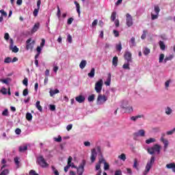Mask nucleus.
<instances>
[{
  "label": "nucleus",
  "mask_w": 175,
  "mask_h": 175,
  "mask_svg": "<svg viewBox=\"0 0 175 175\" xmlns=\"http://www.w3.org/2000/svg\"><path fill=\"white\" fill-rule=\"evenodd\" d=\"M155 162V156H152L150 159L148 161L145 170L143 173V175H147L150 172V170H151V167H152V165H154Z\"/></svg>",
  "instance_id": "f257e3e1"
},
{
  "label": "nucleus",
  "mask_w": 175,
  "mask_h": 175,
  "mask_svg": "<svg viewBox=\"0 0 175 175\" xmlns=\"http://www.w3.org/2000/svg\"><path fill=\"white\" fill-rule=\"evenodd\" d=\"M36 163L38 164L40 167H49V163L47 161H46V159H44V157L42 155H40L37 157Z\"/></svg>",
  "instance_id": "f03ea898"
},
{
  "label": "nucleus",
  "mask_w": 175,
  "mask_h": 175,
  "mask_svg": "<svg viewBox=\"0 0 175 175\" xmlns=\"http://www.w3.org/2000/svg\"><path fill=\"white\" fill-rule=\"evenodd\" d=\"M147 151L150 155H154V152H157V154H161V146L155 144L154 146L148 148Z\"/></svg>",
  "instance_id": "7ed1b4c3"
},
{
  "label": "nucleus",
  "mask_w": 175,
  "mask_h": 175,
  "mask_svg": "<svg viewBox=\"0 0 175 175\" xmlns=\"http://www.w3.org/2000/svg\"><path fill=\"white\" fill-rule=\"evenodd\" d=\"M121 107L125 110L126 113H132V111H133V108L132 106L129 105V102L126 100L123 101Z\"/></svg>",
  "instance_id": "20e7f679"
},
{
  "label": "nucleus",
  "mask_w": 175,
  "mask_h": 175,
  "mask_svg": "<svg viewBox=\"0 0 175 175\" xmlns=\"http://www.w3.org/2000/svg\"><path fill=\"white\" fill-rule=\"evenodd\" d=\"M107 101V96L105 95L98 94L97 98V105H105Z\"/></svg>",
  "instance_id": "39448f33"
},
{
  "label": "nucleus",
  "mask_w": 175,
  "mask_h": 175,
  "mask_svg": "<svg viewBox=\"0 0 175 175\" xmlns=\"http://www.w3.org/2000/svg\"><path fill=\"white\" fill-rule=\"evenodd\" d=\"M85 166V160H83L80 165L77 167V173L78 175H83L84 173V167Z\"/></svg>",
  "instance_id": "423d86ee"
},
{
  "label": "nucleus",
  "mask_w": 175,
  "mask_h": 175,
  "mask_svg": "<svg viewBox=\"0 0 175 175\" xmlns=\"http://www.w3.org/2000/svg\"><path fill=\"white\" fill-rule=\"evenodd\" d=\"M103 85V80L100 79L95 84L94 90L97 94H100L102 92V87Z\"/></svg>",
  "instance_id": "0eeeda50"
},
{
  "label": "nucleus",
  "mask_w": 175,
  "mask_h": 175,
  "mask_svg": "<svg viewBox=\"0 0 175 175\" xmlns=\"http://www.w3.org/2000/svg\"><path fill=\"white\" fill-rule=\"evenodd\" d=\"M146 136V131L143 129H140L138 131L133 133L134 140H137V137H144Z\"/></svg>",
  "instance_id": "6e6552de"
},
{
  "label": "nucleus",
  "mask_w": 175,
  "mask_h": 175,
  "mask_svg": "<svg viewBox=\"0 0 175 175\" xmlns=\"http://www.w3.org/2000/svg\"><path fill=\"white\" fill-rule=\"evenodd\" d=\"M33 46H35V40L32 41V38H29L26 41V50H33Z\"/></svg>",
  "instance_id": "1a4fd4ad"
},
{
  "label": "nucleus",
  "mask_w": 175,
  "mask_h": 175,
  "mask_svg": "<svg viewBox=\"0 0 175 175\" xmlns=\"http://www.w3.org/2000/svg\"><path fill=\"white\" fill-rule=\"evenodd\" d=\"M126 17L127 27H132V25H133V18H132V16L130 14H126Z\"/></svg>",
  "instance_id": "9d476101"
},
{
  "label": "nucleus",
  "mask_w": 175,
  "mask_h": 175,
  "mask_svg": "<svg viewBox=\"0 0 175 175\" xmlns=\"http://www.w3.org/2000/svg\"><path fill=\"white\" fill-rule=\"evenodd\" d=\"M13 39L10 38V49L12 51V53H18V49L17 46H14Z\"/></svg>",
  "instance_id": "9b49d317"
},
{
  "label": "nucleus",
  "mask_w": 175,
  "mask_h": 175,
  "mask_svg": "<svg viewBox=\"0 0 175 175\" xmlns=\"http://www.w3.org/2000/svg\"><path fill=\"white\" fill-rule=\"evenodd\" d=\"M124 59H126V62L132 63V53L129 51H126L124 53Z\"/></svg>",
  "instance_id": "f8f14e48"
},
{
  "label": "nucleus",
  "mask_w": 175,
  "mask_h": 175,
  "mask_svg": "<svg viewBox=\"0 0 175 175\" xmlns=\"http://www.w3.org/2000/svg\"><path fill=\"white\" fill-rule=\"evenodd\" d=\"M96 157H98V152H96V149L94 148L92 150L91 153V162L94 163L95 162V159H96Z\"/></svg>",
  "instance_id": "ddd939ff"
},
{
  "label": "nucleus",
  "mask_w": 175,
  "mask_h": 175,
  "mask_svg": "<svg viewBox=\"0 0 175 175\" xmlns=\"http://www.w3.org/2000/svg\"><path fill=\"white\" fill-rule=\"evenodd\" d=\"M72 161H73V158L72 157H69L68 159L67 165L64 167V172L66 173L69 170V168L70 167V163H72Z\"/></svg>",
  "instance_id": "4468645a"
},
{
  "label": "nucleus",
  "mask_w": 175,
  "mask_h": 175,
  "mask_svg": "<svg viewBox=\"0 0 175 175\" xmlns=\"http://www.w3.org/2000/svg\"><path fill=\"white\" fill-rule=\"evenodd\" d=\"M75 100H77V102H78V103H83V102H84V100H85V97H84V96H78L75 98Z\"/></svg>",
  "instance_id": "2eb2a0df"
},
{
  "label": "nucleus",
  "mask_w": 175,
  "mask_h": 175,
  "mask_svg": "<svg viewBox=\"0 0 175 175\" xmlns=\"http://www.w3.org/2000/svg\"><path fill=\"white\" fill-rule=\"evenodd\" d=\"M40 27V23H36L34 25V26L33 27V28L31 29V33H35V32H37L38 29H39Z\"/></svg>",
  "instance_id": "dca6fc26"
},
{
  "label": "nucleus",
  "mask_w": 175,
  "mask_h": 175,
  "mask_svg": "<svg viewBox=\"0 0 175 175\" xmlns=\"http://www.w3.org/2000/svg\"><path fill=\"white\" fill-rule=\"evenodd\" d=\"M112 65L114 66V68H117L118 66V57L117 56L113 57Z\"/></svg>",
  "instance_id": "f3484780"
},
{
  "label": "nucleus",
  "mask_w": 175,
  "mask_h": 175,
  "mask_svg": "<svg viewBox=\"0 0 175 175\" xmlns=\"http://www.w3.org/2000/svg\"><path fill=\"white\" fill-rule=\"evenodd\" d=\"M144 118V116L138 115V116H132L131 118V121H133L135 122V121H137V120H139V118Z\"/></svg>",
  "instance_id": "a211bd4d"
},
{
  "label": "nucleus",
  "mask_w": 175,
  "mask_h": 175,
  "mask_svg": "<svg viewBox=\"0 0 175 175\" xmlns=\"http://www.w3.org/2000/svg\"><path fill=\"white\" fill-rule=\"evenodd\" d=\"M88 76L90 77V79L95 77V68H92L90 72L88 74Z\"/></svg>",
  "instance_id": "6ab92c4d"
},
{
  "label": "nucleus",
  "mask_w": 175,
  "mask_h": 175,
  "mask_svg": "<svg viewBox=\"0 0 175 175\" xmlns=\"http://www.w3.org/2000/svg\"><path fill=\"white\" fill-rule=\"evenodd\" d=\"M167 169H172L173 172L175 170V163H171L169 164L166 165Z\"/></svg>",
  "instance_id": "aec40b11"
},
{
  "label": "nucleus",
  "mask_w": 175,
  "mask_h": 175,
  "mask_svg": "<svg viewBox=\"0 0 175 175\" xmlns=\"http://www.w3.org/2000/svg\"><path fill=\"white\" fill-rule=\"evenodd\" d=\"M14 161L17 169H18V167H20V158L16 157L14 159Z\"/></svg>",
  "instance_id": "412c9836"
},
{
  "label": "nucleus",
  "mask_w": 175,
  "mask_h": 175,
  "mask_svg": "<svg viewBox=\"0 0 175 175\" xmlns=\"http://www.w3.org/2000/svg\"><path fill=\"white\" fill-rule=\"evenodd\" d=\"M173 58H174V56L173 55H170L168 56H166L165 58L164 59V64H166L167 61H172Z\"/></svg>",
  "instance_id": "4be33fe9"
},
{
  "label": "nucleus",
  "mask_w": 175,
  "mask_h": 175,
  "mask_svg": "<svg viewBox=\"0 0 175 175\" xmlns=\"http://www.w3.org/2000/svg\"><path fill=\"white\" fill-rule=\"evenodd\" d=\"M161 50L165 51L166 50V45L165 44V42L163 41H159V42Z\"/></svg>",
  "instance_id": "5701e85b"
},
{
  "label": "nucleus",
  "mask_w": 175,
  "mask_h": 175,
  "mask_svg": "<svg viewBox=\"0 0 175 175\" xmlns=\"http://www.w3.org/2000/svg\"><path fill=\"white\" fill-rule=\"evenodd\" d=\"M172 113H173V109H172V108H170V107H167L165 108V114H167V116H170V114H172Z\"/></svg>",
  "instance_id": "b1692460"
},
{
  "label": "nucleus",
  "mask_w": 175,
  "mask_h": 175,
  "mask_svg": "<svg viewBox=\"0 0 175 175\" xmlns=\"http://www.w3.org/2000/svg\"><path fill=\"white\" fill-rule=\"evenodd\" d=\"M130 64L131 62H128L124 63V65L122 66L123 69L131 70V67H129Z\"/></svg>",
  "instance_id": "393cba45"
},
{
  "label": "nucleus",
  "mask_w": 175,
  "mask_h": 175,
  "mask_svg": "<svg viewBox=\"0 0 175 175\" xmlns=\"http://www.w3.org/2000/svg\"><path fill=\"white\" fill-rule=\"evenodd\" d=\"M87 65V61L82 60L79 64V68L81 69H84L85 68V66Z\"/></svg>",
  "instance_id": "a878e982"
},
{
  "label": "nucleus",
  "mask_w": 175,
  "mask_h": 175,
  "mask_svg": "<svg viewBox=\"0 0 175 175\" xmlns=\"http://www.w3.org/2000/svg\"><path fill=\"white\" fill-rule=\"evenodd\" d=\"M50 96H53L55 95V94H59V90L58 89H55V90H50L49 92Z\"/></svg>",
  "instance_id": "bb28decb"
},
{
  "label": "nucleus",
  "mask_w": 175,
  "mask_h": 175,
  "mask_svg": "<svg viewBox=\"0 0 175 175\" xmlns=\"http://www.w3.org/2000/svg\"><path fill=\"white\" fill-rule=\"evenodd\" d=\"M108 76L107 81L105 82V85H110V83L111 81V74L109 73Z\"/></svg>",
  "instance_id": "cd10ccee"
},
{
  "label": "nucleus",
  "mask_w": 175,
  "mask_h": 175,
  "mask_svg": "<svg viewBox=\"0 0 175 175\" xmlns=\"http://www.w3.org/2000/svg\"><path fill=\"white\" fill-rule=\"evenodd\" d=\"M1 115L3 116V117H9V109H5Z\"/></svg>",
  "instance_id": "c85d7f7f"
},
{
  "label": "nucleus",
  "mask_w": 175,
  "mask_h": 175,
  "mask_svg": "<svg viewBox=\"0 0 175 175\" xmlns=\"http://www.w3.org/2000/svg\"><path fill=\"white\" fill-rule=\"evenodd\" d=\"M118 159H121V161H123L124 162H125V161L126 160V155H125V154L122 153L118 156Z\"/></svg>",
  "instance_id": "c756f323"
},
{
  "label": "nucleus",
  "mask_w": 175,
  "mask_h": 175,
  "mask_svg": "<svg viewBox=\"0 0 175 175\" xmlns=\"http://www.w3.org/2000/svg\"><path fill=\"white\" fill-rule=\"evenodd\" d=\"M36 107L39 110V111H42V106H40V101H37L36 103Z\"/></svg>",
  "instance_id": "7c9ffc66"
},
{
  "label": "nucleus",
  "mask_w": 175,
  "mask_h": 175,
  "mask_svg": "<svg viewBox=\"0 0 175 175\" xmlns=\"http://www.w3.org/2000/svg\"><path fill=\"white\" fill-rule=\"evenodd\" d=\"M155 138H149L148 139L146 140V144H151V143H155Z\"/></svg>",
  "instance_id": "2f4dec72"
},
{
  "label": "nucleus",
  "mask_w": 175,
  "mask_h": 175,
  "mask_svg": "<svg viewBox=\"0 0 175 175\" xmlns=\"http://www.w3.org/2000/svg\"><path fill=\"white\" fill-rule=\"evenodd\" d=\"M53 140L57 143H61L62 142V137H61V135H58L57 138L53 137Z\"/></svg>",
  "instance_id": "473e14b6"
},
{
  "label": "nucleus",
  "mask_w": 175,
  "mask_h": 175,
  "mask_svg": "<svg viewBox=\"0 0 175 175\" xmlns=\"http://www.w3.org/2000/svg\"><path fill=\"white\" fill-rule=\"evenodd\" d=\"M26 120H27V121H32V114L29 112H27L26 113Z\"/></svg>",
  "instance_id": "72a5a7b5"
},
{
  "label": "nucleus",
  "mask_w": 175,
  "mask_h": 175,
  "mask_svg": "<svg viewBox=\"0 0 175 175\" xmlns=\"http://www.w3.org/2000/svg\"><path fill=\"white\" fill-rule=\"evenodd\" d=\"M117 17V12H113L111 16V21H116V18Z\"/></svg>",
  "instance_id": "f704fd0d"
},
{
  "label": "nucleus",
  "mask_w": 175,
  "mask_h": 175,
  "mask_svg": "<svg viewBox=\"0 0 175 175\" xmlns=\"http://www.w3.org/2000/svg\"><path fill=\"white\" fill-rule=\"evenodd\" d=\"M27 150H28V146H27L19 147L20 152H24V151H27Z\"/></svg>",
  "instance_id": "c9c22d12"
},
{
  "label": "nucleus",
  "mask_w": 175,
  "mask_h": 175,
  "mask_svg": "<svg viewBox=\"0 0 175 175\" xmlns=\"http://www.w3.org/2000/svg\"><path fill=\"white\" fill-rule=\"evenodd\" d=\"M88 102H94L95 100V94H92L88 98Z\"/></svg>",
  "instance_id": "e433bc0d"
},
{
  "label": "nucleus",
  "mask_w": 175,
  "mask_h": 175,
  "mask_svg": "<svg viewBox=\"0 0 175 175\" xmlns=\"http://www.w3.org/2000/svg\"><path fill=\"white\" fill-rule=\"evenodd\" d=\"M163 59H165V54L161 53L159 55V64H162V62H163Z\"/></svg>",
  "instance_id": "4c0bfd02"
},
{
  "label": "nucleus",
  "mask_w": 175,
  "mask_h": 175,
  "mask_svg": "<svg viewBox=\"0 0 175 175\" xmlns=\"http://www.w3.org/2000/svg\"><path fill=\"white\" fill-rule=\"evenodd\" d=\"M116 48L117 51L121 52L122 50V44H121V42H120L118 44H116Z\"/></svg>",
  "instance_id": "58836bf2"
},
{
  "label": "nucleus",
  "mask_w": 175,
  "mask_h": 175,
  "mask_svg": "<svg viewBox=\"0 0 175 175\" xmlns=\"http://www.w3.org/2000/svg\"><path fill=\"white\" fill-rule=\"evenodd\" d=\"M75 5L77 8V12L78 14H80V4H79V3H77V1H75Z\"/></svg>",
  "instance_id": "ea45409f"
},
{
  "label": "nucleus",
  "mask_w": 175,
  "mask_h": 175,
  "mask_svg": "<svg viewBox=\"0 0 175 175\" xmlns=\"http://www.w3.org/2000/svg\"><path fill=\"white\" fill-rule=\"evenodd\" d=\"M160 12H161V9L159 8V6L154 5V12H155V14L159 15Z\"/></svg>",
  "instance_id": "a19ab883"
},
{
  "label": "nucleus",
  "mask_w": 175,
  "mask_h": 175,
  "mask_svg": "<svg viewBox=\"0 0 175 175\" xmlns=\"http://www.w3.org/2000/svg\"><path fill=\"white\" fill-rule=\"evenodd\" d=\"M163 143L164 144V151H166V149L167 148V146H169V141L166 139Z\"/></svg>",
  "instance_id": "79ce46f5"
},
{
  "label": "nucleus",
  "mask_w": 175,
  "mask_h": 175,
  "mask_svg": "<svg viewBox=\"0 0 175 175\" xmlns=\"http://www.w3.org/2000/svg\"><path fill=\"white\" fill-rule=\"evenodd\" d=\"M12 62V57H8L4 59V64H10Z\"/></svg>",
  "instance_id": "37998d69"
},
{
  "label": "nucleus",
  "mask_w": 175,
  "mask_h": 175,
  "mask_svg": "<svg viewBox=\"0 0 175 175\" xmlns=\"http://www.w3.org/2000/svg\"><path fill=\"white\" fill-rule=\"evenodd\" d=\"M150 53V50L148 48H145L144 49V55H148V54Z\"/></svg>",
  "instance_id": "c03bdc74"
},
{
  "label": "nucleus",
  "mask_w": 175,
  "mask_h": 175,
  "mask_svg": "<svg viewBox=\"0 0 175 175\" xmlns=\"http://www.w3.org/2000/svg\"><path fill=\"white\" fill-rule=\"evenodd\" d=\"M0 92H1V94H3V95L8 94V90H6V88H2L1 90H0Z\"/></svg>",
  "instance_id": "a18cd8bd"
},
{
  "label": "nucleus",
  "mask_w": 175,
  "mask_h": 175,
  "mask_svg": "<svg viewBox=\"0 0 175 175\" xmlns=\"http://www.w3.org/2000/svg\"><path fill=\"white\" fill-rule=\"evenodd\" d=\"M146 36H147V30H144L143 33L141 36V39L144 40V39H146Z\"/></svg>",
  "instance_id": "49530a36"
},
{
  "label": "nucleus",
  "mask_w": 175,
  "mask_h": 175,
  "mask_svg": "<svg viewBox=\"0 0 175 175\" xmlns=\"http://www.w3.org/2000/svg\"><path fill=\"white\" fill-rule=\"evenodd\" d=\"M1 163H2V166H1V170L3 169H5V166H6V160L5 159H3L1 161Z\"/></svg>",
  "instance_id": "de8ad7c7"
},
{
  "label": "nucleus",
  "mask_w": 175,
  "mask_h": 175,
  "mask_svg": "<svg viewBox=\"0 0 175 175\" xmlns=\"http://www.w3.org/2000/svg\"><path fill=\"white\" fill-rule=\"evenodd\" d=\"M170 83H172V80H170V79H169L167 81H165V88H169V87L170 85Z\"/></svg>",
  "instance_id": "09e8293b"
},
{
  "label": "nucleus",
  "mask_w": 175,
  "mask_h": 175,
  "mask_svg": "<svg viewBox=\"0 0 175 175\" xmlns=\"http://www.w3.org/2000/svg\"><path fill=\"white\" fill-rule=\"evenodd\" d=\"M57 16L58 18H61V9H59V6H57Z\"/></svg>",
  "instance_id": "8fccbe9b"
},
{
  "label": "nucleus",
  "mask_w": 175,
  "mask_h": 175,
  "mask_svg": "<svg viewBox=\"0 0 175 175\" xmlns=\"http://www.w3.org/2000/svg\"><path fill=\"white\" fill-rule=\"evenodd\" d=\"M158 16H159L158 14H154L152 13H151V18L152 20H157V18H158Z\"/></svg>",
  "instance_id": "3c124183"
},
{
  "label": "nucleus",
  "mask_w": 175,
  "mask_h": 175,
  "mask_svg": "<svg viewBox=\"0 0 175 175\" xmlns=\"http://www.w3.org/2000/svg\"><path fill=\"white\" fill-rule=\"evenodd\" d=\"M52 170L55 175H59V172H58V170L54 166H52Z\"/></svg>",
  "instance_id": "603ef678"
},
{
  "label": "nucleus",
  "mask_w": 175,
  "mask_h": 175,
  "mask_svg": "<svg viewBox=\"0 0 175 175\" xmlns=\"http://www.w3.org/2000/svg\"><path fill=\"white\" fill-rule=\"evenodd\" d=\"M0 13H1L2 17H3V16H4V17L8 16V13H6V12H5V10H1Z\"/></svg>",
  "instance_id": "864d4df0"
},
{
  "label": "nucleus",
  "mask_w": 175,
  "mask_h": 175,
  "mask_svg": "<svg viewBox=\"0 0 175 175\" xmlns=\"http://www.w3.org/2000/svg\"><path fill=\"white\" fill-rule=\"evenodd\" d=\"M9 174V170H3L0 175H8Z\"/></svg>",
  "instance_id": "5fc2aeb1"
},
{
  "label": "nucleus",
  "mask_w": 175,
  "mask_h": 175,
  "mask_svg": "<svg viewBox=\"0 0 175 175\" xmlns=\"http://www.w3.org/2000/svg\"><path fill=\"white\" fill-rule=\"evenodd\" d=\"M174 132H175V127L172 130L167 131L166 134L167 135H173V133H174Z\"/></svg>",
  "instance_id": "6e6d98bb"
},
{
  "label": "nucleus",
  "mask_w": 175,
  "mask_h": 175,
  "mask_svg": "<svg viewBox=\"0 0 175 175\" xmlns=\"http://www.w3.org/2000/svg\"><path fill=\"white\" fill-rule=\"evenodd\" d=\"M113 35L115 36V38H118L120 36V32H118V31L117 30H113Z\"/></svg>",
  "instance_id": "4d7b16f0"
},
{
  "label": "nucleus",
  "mask_w": 175,
  "mask_h": 175,
  "mask_svg": "<svg viewBox=\"0 0 175 175\" xmlns=\"http://www.w3.org/2000/svg\"><path fill=\"white\" fill-rule=\"evenodd\" d=\"M109 163H107V162H105L104 163V170H109Z\"/></svg>",
  "instance_id": "13d9d810"
},
{
  "label": "nucleus",
  "mask_w": 175,
  "mask_h": 175,
  "mask_svg": "<svg viewBox=\"0 0 175 175\" xmlns=\"http://www.w3.org/2000/svg\"><path fill=\"white\" fill-rule=\"evenodd\" d=\"M75 19L73 18H69L67 21V24L70 25Z\"/></svg>",
  "instance_id": "bf43d9fd"
},
{
  "label": "nucleus",
  "mask_w": 175,
  "mask_h": 175,
  "mask_svg": "<svg viewBox=\"0 0 175 175\" xmlns=\"http://www.w3.org/2000/svg\"><path fill=\"white\" fill-rule=\"evenodd\" d=\"M29 175H39V174L36 173V172L33 170H30Z\"/></svg>",
  "instance_id": "052dcab7"
},
{
  "label": "nucleus",
  "mask_w": 175,
  "mask_h": 175,
  "mask_svg": "<svg viewBox=\"0 0 175 175\" xmlns=\"http://www.w3.org/2000/svg\"><path fill=\"white\" fill-rule=\"evenodd\" d=\"M23 84H24V85L28 86V79L27 78H25L23 81Z\"/></svg>",
  "instance_id": "680f3d73"
},
{
  "label": "nucleus",
  "mask_w": 175,
  "mask_h": 175,
  "mask_svg": "<svg viewBox=\"0 0 175 175\" xmlns=\"http://www.w3.org/2000/svg\"><path fill=\"white\" fill-rule=\"evenodd\" d=\"M28 94H29L28 89H25L23 92V96H27V95H28Z\"/></svg>",
  "instance_id": "e2e57ef3"
},
{
  "label": "nucleus",
  "mask_w": 175,
  "mask_h": 175,
  "mask_svg": "<svg viewBox=\"0 0 175 175\" xmlns=\"http://www.w3.org/2000/svg\"><path fill=\"white\" fill-rule=\"evenodd\" d=\"M114 175H122V172L120 170H116Z\"/></svg>",
  "instance_id": "0e129e2a"
},
{
  "label": "nucleus",
  "mask_w": 175,
  "mask_h": 175,
  "mask_svg": "<svg viewBox=\"0 0 175 175\" xmlns=\"http://www.w3.org/2000/svg\"><path fill=\"white\" fill-rule=\"evenodd\" d=\"M67 40L69 43H72V36L70 34H68L67 36Z\"/></svg>",
  "instance_id": "69168bd1"
},
{
  "label": "nucleus",
  "mask_w": 175,
  "mask_h": 175,
  "mask_svg": "<svg viewBox=\"0 0 175 175\" xmlns=\"http://www.w3.org/2000/svg\"><path fill=\"white\" fill-rule=\"evenodd\" d=\"M72 128H73V124H68L66 126V130L68 131H71Z\"/></svg>",
  "instance_id": "338daca9"
},
{
  "label": "nucleus",
  "mask_w": 175,
  "mask_h": 175,
  "mask_svg": "<svg viewBox=\"0 0 175 175\" xmlns=\"http://www.w3.org/2000/svg\"><path fill=\"white\" fill-rule=\"evenodd\" d=\"M49 109L51 111H55V105H51L50 107H49Z\"/></svg>",
  "instance_id": "774afa93"
}]
</instances>
